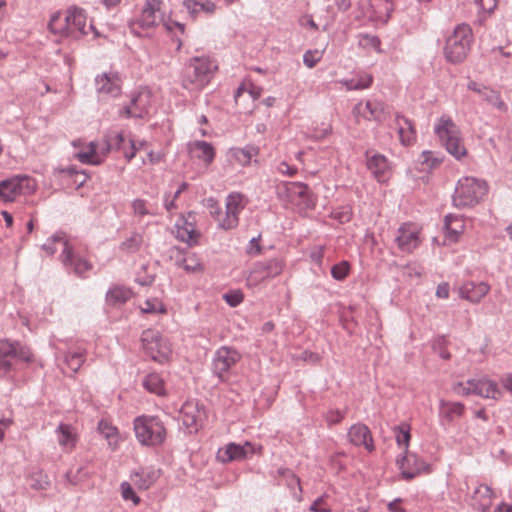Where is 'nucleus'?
<instances>
[{
    "label": "nucleus",
    "mask_w": 512,
    "mask_h": 512,
    "mask_svg": "<svg viewBox=\"0 0 512 512\" xmlns=\"http://www.w3.org/2000/svg\"><path fill=\"white\" fill-rule=\"evenodd\" d=\"M152 95L149 91H139L132 95L130 102L119 110L121 118H144L148 115Z\"/></svg>",
    "instance_id": "4468645a"
},
{
    "label": "nucleus",
    "mask_w": 512,
    "mask_h": 512,
    "mask_svg": "<svg viewBox=\"0 0 512 512\" xmlns=\"http://www.w3.org/2000/svg\"><path fill=\"white\" fill-rule=\"evenodd\" d=\"M55 432L58 443L64 451L71 452L75 449L78 442V435L72 425L61 423Z\"/></svg>",
    "instance_id": "7c9ffc66"
},
{
    "label": "nucleus",
    "mask_w": 512,
    "mask_h": 512,
    "mask_svg": "<svg viewBox=\"0 0 512 512\" xmlns=\"http://www.w3.org/2000/svg\"><path fill=\"white\" fill-rule=\"evenodd\" d=\"M35 191V182L29 176L17 175L0 181V199L11 202L21 195H29Z\"/></svg>",
    "instance_id": "9b49d317"
},
{
    "label": "nucleus",
    "mask_w": 512,
    "mask_h": 512,
    "mask_svg": "<svg viewBox=\"0 0 512 512\" xmlns=\"http://www.w3.org/2000/svg\"><path fill=\"white\" fill-rule=\"evenodd\" d=\"M260 238L261 236H257V237H254L250 240L249 242V245L247 247V254L249 255H252V256H256V255H259L261 253V246H260Z\"/></svg>",
    "instance_id": "0e129e2a"
},
{
    "label": "nucleus",
    "mask_w": 512,
    "mask_h": 512,
    "mask_svg": "<svg viewBox=\"0 0 512 512\" xmlns=\"http://www.w3.org/2000/svg\"><path fill=\"white\" fill-rule=\"evenodd\" d=\"M239 224V214L226 210L225 216L219 219V226L224 230L236 228Z\"/></svg>",
    "instance_id": "864d4df0"
},
{
    "label": "nucleus",
    "mask_w": 512,
    "mask_h": 512,
    "mask_svg": "<svg viewBox=\"0 0 512 512\" xmlns=\"http://www.w3.org/2000/svg\"><path fill=\"white\" fill-rule=\"evenodd\" d=\"M434 131L448 153L456 159H461L467 150L460 137V131L450 117L442 116L435 125Z\"/></svg>",
    "instance_id": "6e6552de"
},
{
    "label": "nucleus",
    "mask_w": 512,
    "mask_h": 512,
    "mask_svg": "<svg viewBox=\"0 0 512 512\" xmlns=\"http://www.w3.org/2000/svg\"><path fill=\"white\" fill-rule=\"evenodd\" d=\"M354 114L361 115L367 120L384 122L390 115L389 107L382 101L368 100L365 104L358 103L354 109Z\"/></svg>",
    "instance_id": "6ab92c4d"
},
{
    "label": "nucleus",
    "mask_w": 512,
    "mask_h": 512,
    "mask_svg": "<svg viewBox=\"0 0 512 512\" xmlns=\"http://www.w3.org/2000/svg\"><path fill=\"white\" fill-rule=\"evenodd\" d=\"M204 416V411L195 401L185 402L179 412L180 420L190 432L197 431Z\"/></svg>",
    "instance_id": "b1692460"
},
{
    "label": "nucleus",
    "mask_w": 512,
    "mask_h": 512,
    "mask_svg": "<svg viewBox=\"0 0 512 512\" xmlns=\"http://www.w3.org/2000/svg\"><path fill=\"white\" fill-rule=\"evenodd\" d=\"M190 153L197 159L202 160L206 166H209L215 158V149L212 144L196 140L189 145Z\"/></svg>",
    "instance_id": "72a5a7b5"
},
{
    "label": "nucleus",
    "mask_w": 512,
    "mask_h": 512,
    "mask_svg": "<svg viewBox=\"0 0 512 512\" xmlns=\"http://www.w3.org/2000/svg\"><path fill=\"white\" fill-rule=\"evenodd\" d=\"M98 429L101 434L104 435L107 439H113L117 436V429L111 425H109L105 421H100L98 424Z\"/></svg>",
    "instance_id": "680f3d73"
},
{
    "label": "nucleus",
    "mask_w": 512,
    "mask_h": 512,
    "mask_svg": "<svg viewBox=\"0 0 512 512\" xmlns=\"http://www.w3.org/2000/svg\"><path fill=\"white\" fill-rule=\"evenodd\" d=\"M394 124L399 136L400 143L403 146L408 147L416 142L417 132L415 129V124L411 119L400 113H397L395 115Z\"/></svg>",
    "instance_id": "bb28decb"
},
{
    "label": "nucleus",
    "mask_w": 512,
    "mask_h": 512,
    "mask_svg": "<svg viewBox=\"0 0 512 512\" xmlns=\"http://www.w3.org/2000/svg\"><path fill=\"white\" fill-rule=\"evenodd\" d=\"M143 244V236L138 232H133L119 245V250L124 253H136L140 250Z\"/></svg>",
    "instance_id": "37998d69"
},
{
    "label": "nucleus",
    "mask_w": 512,
    "mask_h": 512,
    "mask_svg": "<svg viewBox=\"0 0 512 512\" xmlns=\"http://www.w3.org/2000/svg\"><path fill=\"white\" fill-rule=\"evenodd\" d=\"M347 436L352 445L356 447L363 446L368 452L375 450L374 440L367 425L363 423L353 424L349 428Z\"/></svg>",
    "instance_id": "5701e85b"
},
{
    "label": "nucleus",
    "mask_w": 512,
    "mask_h": 512,
    "mask_svg": "<svg viewBox=\"0 0 512 512\" xmlns=\"http://www.w3.org/2000/svg\"><path fill=\"white\" fill-rule=\"evenodd\" d=\"M372 82L373 77L371 74L368 73H362L357 75L355 78L341 81V83L347 88V90L367 89L372 85Z\"/></svg>",
    "instance_id": "79ce46f5"
},
{
    "label": "nucleus",
    "mask_w": 512,
    "mask_h": 512,
    "mask_svg": "<svg viewBox=\"0 0 512 512\" xmlns=\"http://www.w3.org/2000/svg\"><path fill=\"white\" fill-rule=\"evenodd\" d=\"M65 361L73 372H77L85 361L84 351L78 350L68 352L65 356Z\"/></svg>",
    "instance_id": "de8ad7c7"
},
{
    "label": "nucleus",
    "mask_w": 512,
    "mask_h": 512,
    "mask_svg": "<svg viewBox=\"0 0 512 512\" xmlns=\"http://www.w3.org/2000/svg\"><path fill=\"white\" fill-rule=\"evenodd\" d=\"M103 150L105 153L109 152L110 150L120 151L129 162L135 157L137 147L134 140L126 141L123 133L117 132L109 134L105 137V147Z\"/></svg>",
    "instance_id": "412c9836"
},
{
    "label": "nucleus",
    "mask_w": 512,
    "mask_h": 512,
    "mask_svg": "<svg viewBox=\"0 0 512 512\" xmlns=\"http://www.w3.org/2000/svg\"><path fill=\"white\" fill-rule=\"evenodd\" d=\"M259 147L248 144L244 147H232L226 153V159L231 166L248 167L253 163L258 165Z\"/></svg>",
    "instance_id": "dca6fc26"
},
{
    "label": "nucleus",
    "mask_w": 512,
    "mask_h": 512,
    "mask_svg": "<svg viewBox=\"0 0 512 512\" xmlns=\"http://www.w3.org/2000/svg\"><path fill=\"white\" fill-rule=\"evenodd\" d=\"M216 63L208 56L192 57L181 73V86L188 91L203 90L214 77Z\"/></svg>",
    "instance_id": "f03ea898"
},
{
    "label": "nucleus",
    "mask_w": 512,
    "mask_h": 512,
    "mask_svg": "<svg viewBox=\"0 0 512 512\" xmlns=\"http://www.w3.org/2000/svg\"><path fill=\"white\" fill-rule=\"evenodd\" d=\"M277 196L300 209H309L315 206L310 188L302 182H282L278 184Z\"/></svg>",
    "instance_id": "9d476101"
},
{
    "label": "nucleus",
    "mask_w": 512,
    "mask_h": 512,
    "mask_svg": "<svg viewBox=\"0 0 512 512\" xmlns=\"http://www.w3.org/2000/svg\"><path fill=\"white\" fill-rule=\"evenodd\" d=\"M465 412V405L460 402H452L441 399L439 402V416L447 423L461 418Z\"/></svg>",
    "instance_id": "473e14b6"
},
{
    "label": "nucleus",
    "mask_w": 512,
    "mask_h": 512,
    "mask_svg": "<svg viewBox=\"0 0 512 512\" xmlns=\"http://www.w3.org/2000/svg\"><path fill=\"white\" fill-rule=\"evenodd\" d=\"M350 272V263L346 260H343L331 268V275L337 281H343L349 275Z\"/></svg>",
    "instance_id": "3c124183"
},
{
    "label": "nucleus",
    "mask_w": 512,
    "mask_h": 512,
    "mask_svg": "<svg viewBox=\"0 0 512 512\" xmlns=\"http://www.w3.org/2000/svg\"><path fill=\"white\" fill-rule=\"evenodd\" d=\"M493 491L485 485L479 484L471 497V505L480 512H488L492 505Z\"/></svg>",
    "instance_id": "c85d7f7f"
},
{
    "label": "nucleus",
    "mask_w": 512,
    "mask_h": 512,
    "mask_svg": "<svg viewBox=\"0 0 512 512\" xmlns=\"http://www.w3.org/2000/svg\"><path fill=\"white\" fill-rule=\"evenodd\" d=\"M420 162L423 165H426L429 168H433L439 165L440 160L434 157L431 151H423L420 155Z\"/></svg>",
    "instance_id": "052dcab7"
},
{
    "label": "nucleus",
    "mask_w": 512,
    "mask_h": 512,
    "mask_svg": "<svg viewBox=\"0 0 512 512\" xmlns=\"http://www.w3.org/2000/svg\"><path fill=\"white\" fill-rule=\"evenodd\" d=\"M365 159L367 169L379 183H386L390 179L391 165L384 155L366 151Z\"/></svg>",
    "instance_id": "a211bd4d"
},
{
    "label": "nucleus",
    "mask_w": 512,
    "mask_h": 512,
    "mask_svg": "<svg viewBox=\"0 0 512 512\" xmlns=\"http://www.w3.org/2000/svg\"><path fill=\"white\" fill-rule=\"evenodd\" d=\"M99 94L117 97L121 93V79L117 73H102L95 78Z\"/></svg>",
    "instance_id": "a878e982"
},
{
    "label": "nucleus",
    "mask_w": 512,
    "mask_h": 512,
    "mask_svg": "<svg viewBox=\"0 0 512 512\" xmlns=\"http://www.w3.org/2000/svg\"><path fill=\"white\" fill-rule=\"evenodd\" d=\"M241 359V354L234 348L222 346L214 354L212 366L213 373L224 380L230 369Z\"/></svg>",
    "instance_id": "2eb2a0df"
},
{
    "label": "nucleus",
    "mask_w": 512,
    "mask_h": 512,
    "mask_svg": "<svg viewBox=\"0 0 512 512\" xmlns=\"http://www.w3.org/2000/svg\"><path fill=\"white\" fill-rule=\"evenodd\" d=\"M476 395L486 399H499L502 392L495 381L483 378L476 379Z\"/></svg>",
    "instance_id": "c9c22d12"
},
{
    "label": "nucleus",
    "mask_w": 512,
    "mask_h": 512,
    "mask_svg": "<svg viewBox=\"0 0 512 512\" xmlns=\"http://www.w3.org/2000/svg\"><path fill=\"white\" fill-rule=\"evenodd\" d=\"M410 431L411 426L406 422H403L394 428L396 443L399 447L404 448V453L409 452L408 448L411 439Z\"/></svg>",
    "instance_id": "c03bdc74"
},
{
    "label": "nucleus",
    "mask_w": 512,
    "mask_h": 512,
    "mask_svg": "<svg viewBox=\"0 0 512 512\" xmlns=\"http://www.w3.org/2000/svg\"><path fill=\"white\" fill-rule=\"evenodd\" d=\"M333 217L339 220L341 223L349 222L352 217V212L350 208H344L342 211L334 212Z\"/></svg>",
    "instance_id": "338daca9"
},
{
    "label": "nucleus",
    "mask_w": 512,
    "mask_h": 512,
    "mask_svg": "<svg viewBox=\"0 0 512 512\" xmlns=\"http://www.w3.org/2000/svg\"><path fill=\"white\" fill-rule=\"evenodd\" d=\"M370 2L371 6L374 8L382 6V9L379 11V13L385 14L388 18L394 10L391 0H370Z\"/></svg>",
    "instance_id": "13d9d810"
},
{
    "label": "nucleus",
    "mask_w": 512,
    "mask_h": 512,
    "mask_svg": "<svg viewBox=\"0 0 512 512\" xmlns=\"http://www.w3.org/2000/svg\"><path fill=\"white\" fill-rule=\"evenodd\" d=\"M200 234L196 231L194 225L182 218L176 224V238L188 245L192 246L198 242Z\"/></svg>",
    "instance_id": "f704fd0d"
},
{
    "label": "nucleus",
    "mask_w": 512,
    "mask_h": 512,
    "mask_svg": "<svg viewBox=\"0 0 512 512\" xmlns=\"http://www.w3.org/2000/svg\"><path fill=\"white\" fill-rule=\"evenodd\" d=\"M87 17L83 9L71 7L63 16L60 12L54 13L48 23L49 30L61 37H71L79 39L88 34L89 30L94 31L95 37L99 33L95 30L94 26L86 24Z\"/></svg>",
    "instance_id": "f257e3e1"
},
{
    "label": "nucleus",
    "mask_w": 512,
    "mask_h": 512,
    "mask_svg": "<svg viewBox=\"0 0 512 512\" xmlns=\"http://www.w3.org/2000/svg\"><path fill=\"white\" fill-rule=\"evenodd\" d=\"M56 245L62 248L60 260L68 272H72L78 277L85 278L86 273L92 269V264L84 257L76 254L69 246L62 232L55 233L49 238L42 248L48 255H53L56 251Z\"/></svg>",
    "instance_id": "7ed1b4c3"
},
{
    "label": "nucleus",
    "mask_w": 512,
    "mask_h": 512,
    "mask_svg": "<svg viewBox=\"0 0 512 512\" xmlns=\"http://www.w3.org/2000/svg\"><path fill=\"white\" fill-rule=\"evenodd\" d=\"M395 241L402 252L410 253L420 243L419 233L412 224L405 223L399 227Z\"/></svg>",
    "instance_id": "393cba45"
},
{
    "label": "nucleus",
    "mask_w": 512,
    "mask_h": 512,
    "mask_svg": "<svg viewBox=\"0 0 512 512\" xmlns=\"http://www.w3.org/2000/svg\"><path fill=\"white\" fill-rule=\"evenodd\" d=\"M436 296L443 299H447L449 297L448 283H441L437 286Z\"/></svg>",
    "instance_id": "774afa93"
},
{
    "label": "nucleus",
    "mask_w": 512,
    "mask_h": 512,
    "mask_svg": "<svg viewBox=\"0 0 512 512\" xmlns=\"http://www.w3.org/2000/svg\"><path fill=\"white\" fill-rule=\"evenodd\" d=\"M346 411L340 409H330L325 414V420L328 426L339 424L345 418Z\"/></svg>",
    "instance_id": "6e6d98bb"
},
{
    "label": "nucleus",
    "mask_w": 512,
    "mask_h": 512,
    "mask_svg": "<svg viewBox=\"0 0 512 512\" xmlns=\"http://www.w3.org/2000/svg\"><path fill=\"white\" fill-rule=\"evenodd\" d=\"M131 208H132L133 215L137 216V217H144L147 215H151V216L156 215V213L150 209V205H149L148 201L145 199H141V198L134 199L131 203Z\"/></svg>",
    "instance_id": "49530a36"
},
{
    "label": "nucleus",
    "mask_w": 512,
    "mask_h": 512,
    "mask_svg": "<svg viewBox=\"0 0 512 512\" xmlns=\"http://www.w3.org/2000/svg\"><path fill=\"white\" fill-rule=\"evenodd\" d=\"M170 257L176 259V264L189 273L197 272L202 269V265L195 254H183L179 248L170 250Z\"/></svg>",
    "instance_id": "2f4dec72"
},
{
    "label": "nucleus",
    "mask_w": 512,
    "mask_h": 512,
    "mask_svg": "<svg viewBox=\"0 0 512 512\" xmlns=\"http://www.w3.org/2000/svg\"><path fill=\"white\" fill-rule=\"evenodd\" d=\"M472 41V28L465 23L458 24L446 39L445 59L452 64L462 63L470 52Z\"/></svg>",
    "instance_id": "20e7f679"
},
{
    "label": "nucleus",
    "mask_w": 512,
    "mask_h": 512,
    "mask_svg": "<svg viewBox=\"0 0 512 512\" xmlns=\"http://www.w3.org/2000/svg\"><path fill=\"white\" fill-rule=\"evenodd\" d=\"M255 454V447L250 442H245L244 445L229 443L224 448H220L217 452V459L223 463L242 460L248 456Z\"/></svg>",
    "instance_id": "4be33fe9"
},
{
    "label": "nucleus",
    "mask_w": 512,
    "mask_h": 512,
    "mask_svg": "<svg viewBox=\"0 0 512 512\" xmlns=\"http://www.w3.org/2000/svg\"><path fill=\"white\" fill-rule=\"evenodd\" d=\"M162 0H146L138 19L129 22L130 32L138 37L145 35L144 30L157 24V13L160 12Z\"/></svg>",
    "instance_id": "ddd939ff"
},
{
    "label": "nucleus",
    "mask_w": 512,
    "mask_h": 512,
    "mask_svg": "<svg viewBox=\"0 0 512 512\" xmlns=\"http://www.w3.org/2000/svg\"><path fill=\"white\" fill-rule=\"evenodd\" d=\"M490 291L486 282L466 281L459 287V295L471 303H479Z\"/></svg>",
    "instance_id": "cd10ccee"
},
{
    "label": "nucleus",
    "mask_w": 512,
    "mask_h": 512,
    "mask_svg": "<svg viewBox=\"0 0 512 512\" xmlns=\"http://www.w3.org/2000/svg\"><path fill=\"white\" fill-rule=\"evenodd\" d=\"M143 387L150 393L158 396L166 395L164 380L160 374L153 372L146 375L143 379Z\"/></svg>",
    "instance_id": "ea45409f"
},
{
    "label": "nucleus",
    "mask_w": 512,
    "mask_h": 512,
    "mask_svg": "<svg viewBox=\"0 0 512 512\" xmlns=\"http://www.w3.org/2000/svg\"><path fill=\"white\" fill-rule=\"evenodd\" d=\"M476 379H469L465 383L458 382L453 386V391L459 396L476 395Z\"/></svg>",
    "instance_id": "8fccbe9b"
},
{
    "label": "nucleus",
    "mask_w": 512,
    "mask_h": 512,
    "mask_svg": "<svg viewBox=\"0 0 512 512\" xmlns=\"http://www.w3.org/2000/svg\"><path fill=\"white\" fill-rule=\"evenodd\" d=\"M122 498L127 501L131 500L135 505L140 503V497L134 492L130 483L124 481L120 485Z\"/></svg>",
    "instance_id": "5fc2aeb1"
},
{
    "label": "nucleus",
    "mask_w": 512,
    "mask_h": 512,
    "mask_svg": "<svg viewBox=\"0 0 512 512\" xmlns=\"http://www.w3.org/2000/svg\"><path fill=\"white\" fill-rule=\"evenodd\" d=\"M404 479L411 480L423 471L429 470V465L417 454L406 452L397 460Z\"/></svg>",
    "instance_id": "aec40b11"
},
{
    "label": "nucleus",
    "mask_w": 512,
    "mask_h": 512,
    "mask_svg": "<svg viewBox=\"0 0 512 512\" xmlns=\"http://www.w3.org/2000/svg\"><path fill=\"white\" fill-rule=\"evenodd\" d=\"M224 299L231 307H236L243 301V294L239 291L229 292L224 295Z\"/></svg>",
    "instance_id": "e2e57ef3"
},
{
    "label": "nucleus",
    "mask_w": 512,
    "mask_h": 512,
    "mask_svg": "<svg viewBox=\"0 0 512 512\" xmlns=\"http://www.w3.org/2000/svg\"><path fill=\"white\" fill-rule=\"evenodd\" d=\"M132 296L130 289L125 286L115 285L106 293V302L111 306H118L126 303Z\"/></svg>",
    "instance_id": "58836bf2"
},
{
    "label": "nucleus",
    "mask_w": 512,
    "mask_h": 512,
    "mask_svg": "<svg viewBox=\"0 0 512 512\" xmlns=\"http://www.w3.org/2000/svg\"><path fill=\"white\" fill-rule=\"evenodd\" d=\"M50 485V482L46 475L42 473L36 474L32 477L31 487L36 490H46Z\"/></svg>",
    "instance_id": "bf43d9fd"
},
{
    "label": "nucleus",
    "mask_w": 512,
    "mask_h": 512,
    "mask_svg": "<svg viewBox=\"0 0 512 512\" xmlns=\"http://www.w3.org/2000/svg\"><path fill=\"white\" fill-rule=\"evenodd\" d=\"M74 157L83 164L99 165L102 163V157L97 153V145L95 142H90L86 151H79L75 153Z\"/></svg>",
    "instance_id": "a19ab883"
},
{
    "label": "nucleus",
    "mask_w": 512,
    "mask_h": 512,
    "mask_svg": "<svg viewBox=\"0 0 512 512\" xmlns=\"http://www.w3.org/2000/svg\"><path fill=\"white\" fill-rule=\"evenodd\" d=\"M277 170L279 173H281L283 175L290 176V177L294 176L297 173L296 167L290 166L288 163H286L284 161L278 165Z\"/></svg>",
    "instance_id": "69168bd1"
},
{
    "label": "nucleus",
    "mask_w": 512,
    "mask_h": 512,
    "mask_svg": "<svg viewBox=\"0 0 512 512\" xmlns=\"http://www.w3.org/2000/svg\"><path fill=\"white\" fill-rule=\"evenodd\" d=\"M183 7L193 19H196L201 11L213 14L216 10V5L211 0H184Z\"/></svg>",
    "instance_id": "4c0bfd02"
},
{
    "label": "nucleus",
    "mask_w": 512,
    "mask_h": 512,
    "mask_svg": "<svg viewBox=\"0 0 512 512\" xmlns=\"http://www.w3.org/2000/svg\"><path fill=\"white\" fill-rule=\"evenodd\" d=\"M274 477L284 478V480L286 481V485L290 490L298 488L299 491L302 492L300 479L291 469L281 467L277 469Z\"/></svg>",
    "instance_id": "a18cd8bd"
},
{
    "label": "nucleus",
    "mask_w": 512,
    "mask_h": 512,
    "mask_svg": "<svg viewBox=\"0 0 512 512\" xmlns=\"http://www.w3.org/2000/svg\"><path fill=\"white\" fill-rule=\"evenodd\" d=\"M243 198L240 193H230L226 198V210L240 214L245 207Z\"/></svg>",
    "instance_id": "09e8293b"
},
{
    "label": "nucleus",
    "mask_w": 512,
    "mask_h": 512,
    "mask_svg": "<svg viewBox=\"0 0 512 512\" xmlns=\"http://www.w3.org/2000/svg\"><path fill=\"white\" fill-rule=\"evenodd\" d=\"M143 313H166V308L163 303L158 299H147L141 306Z\"/></svg>",
    "instance_id": "603ef678"
},
{
    "label": "nucleus",
    "mask_w": 512,
    "mask_h": 512,
    "mask_svg": "<svg viewBox=\"0 0 512 512\" xmlns=\"http://www.w3.org/2000/svg\"><path fill=\"white\" fill-rule=\"evenodd\" d=\"M141 341L146 355L152 360L163 363L168 359L171 352L170 347L158 331L145 330L142 333Z\"/></svg>",
    "instance_id": "f8f14e48"
},
{
    "label": "nucleus",
    "mask_w": 512,
    "mask_h": 512,
    "mask_svg": "<svg viewBox=\"0 0 512 512\" xmlns=\"http://www.w3.org/2000/svg\"><path fill=\"white\" fill-rule=\"evenodd\" d=\"M444 228L446 230V238L450 241H456L465 229L464 220L458 215L448 214L444 219Z\"/></svg>",
    "instance_id": "e433bc0d"
},
{
    "label": "nucleus",
    "mask_w": 512,
    "mask_h": 512,
    "mask_svg": "<svg viewBox=\"0 0 512 512\" xmlns=\"http://www.w3.org/2000/svg\"><path fill=\"white\" fill-rule=\"evenodd\" d=\"M18 359L27 364L34 362L31 348L19 341L0 339V376H7L13 369V360Z\"/></svg>",
    "instance_id": "0eeeda50"
},
{
    "label": "nucleus",
    "mask_w": 512,
    "mask_h": 512,
    "mask_svg": "<svg viewBox=\"0 0 512 512\" xmlns=\"http://www.w3.org/2000/svg\"><path fill=\"white\" fill-rule=\"evenodd\" d=\"M487 192L486 181L474 177L461 178L453 194V204L457 208L473 207L484 199Z\"/></svg>",
    "instance_id": "39448f33"
},
{
    "label": "nucleus",
    "mask_w": 512,
    "mask_h": 512,
    "mask_svg": "<svg viewBox=\"0 0 512 512\" xmlns=\"http://www.w3.org/2000/svg\"><path fill=\"white\" fill-rule=\"evenodd\" d=\"M160 475V469L142 468L131 474V480L139 490H147L159 479Z\"/></svg>",
    "instance_id": "c756f323"
},
{
    "label": "nucleus",
    "mask_w": 512,
    "mask_h": 512,
    "mask_svg": "<svg viewBox=\"0 0 512 512\" xmlns=\"http://www.w3.org/2000/svg\"><path fill=\"white\" fill-rule=\"evenodd\" d=\"M322 53L319 50H307L303 55V63L308 68H313L321 60Z\"/></svg>",
    "instance_id": "4d7b16f0"
},
{
    "label": "nucleus",
    "mask_w": 512,
    "mask_h": 512,
    "mask_svg": "<svg viewBox=\"0 0 512 512\" xmlns=\"http://www.w3.org/2000/svg\"><path fill=\"white\" fill-rule=\"evenodd\" d=\"M467 89L478 94L482 101L486 102L488 105L496 108L500 112H507L508 106L502 100L501 94L499 91L487 86L483 83L477 82L475 80L469 79L467 83Z\"/></svg>",
    "instance_id": "f3484780"
},
{
    "label": "nucleus",
    "mask_w": 512,
    "mask_h": 512,
    "mask_svg": "<svg viewBox=\"0 0 512 512\" xmlns=\"http://www.w3.org/2000/svg\"><path fill=\"white\" fill-rule=\"evenodd\" d=\"M134 431L137 440L144 446L161 445L166 438V428L163 422L155 416L136 417Z\"/></svg>",
    "instance_id": "423d86ee"
},
{
    "label": "nucleus",
    "mask_w": 512,
    "mask_h": 512,
    "mask_svg": "<svg viewBox=\"0 0 512 512\" xmlns=\"http://www.w3.org/2000/svg\"><path fill=\"white\" fill-rule=\"evenodd\" d=\"M285 266V260L281 257L254 262L246 277L247 286L257 287L264 282L278 277L284 271Z\"/></svg>",
    "instance_id": "1a4fd4ad"
}]
</instances>
